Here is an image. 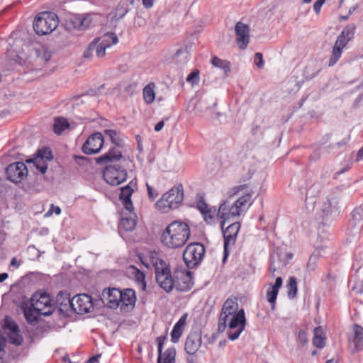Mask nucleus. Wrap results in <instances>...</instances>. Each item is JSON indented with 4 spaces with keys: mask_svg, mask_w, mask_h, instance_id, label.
<instances>
[{
    "mask_svg": "<svg viewBox=\"0 0 363 363\" xmlns=\"http://www.w3.org/2000/svg\"><path fill=\"white\" fill-rule=\"evenodd\" d=\"M190 236L189 225L182 221L175 220L169 224L161 235L162 243L168 248L182 247Z\"/></svg>",
    "mask_w": 363,
    "mask_h": 363,
    "instance_id": "nucleus-1",
    "label": "nucleus"
},
{
    "mask_svg": "<svg viewBox=\"0 0 363 363\" xmlns=\"http://www.w3.org/2000/svg\"><path fill=\"white\" fill-rule=\"evenodd\" d=\"M150 264H152L155 279L158 285L167 293H169L174 288V274H171L170 269L164 261L157 257V254L154 252L150 255Z\"/></svg>",
    "mask_w": 363,
    "mask_h": 363,
    "instance_id": "nucleus-2",
    "label": "nucleus"
},
{
    "mask_svg": "<svg viewBox=\"0 0 363 363\" xmlns=\"http://www.w3.org/2000/svg\"><path fill=\"white\" fill-rule=\"evenodd\" d=\"M183 199V186L182 184H178L164 193L155 205L162 213H167L171 209L177 208Z\"/></svg>",
    "mask_w": 363,
    "mask_h": 363,
    "instance_id": "nucleus-3",
    "label": "nucleus"
},
{
    "mask_svg": "<svg viewBox=\"0 0 363 363\" xmlns=\"http://www.w3.org/2000/svg\"><path fill=\"white\" fill-rule=\"evenodd\" d=\"M59 24L57 16L53 12H43L35 17L33 29L38 35H43L52 33Z\"/></svg>",
    "mask_w": 363,
    "mask_h": 363,
    "instance_id": "nucleus-4",
    "label": "nucleus"
},
{
    "mask_svg": "<svg viewBox=\"0 0 363 363\" xmlns=\"http://www.w3.org/2000/svg\"><path fill=\"white\" fill-rule=\"evenodd\" d=\"M31 306L38 315H50L55 311V306L49 294L35 293L30 299Z\"/></svg>",
    "mask_w": 363,
    "mask_h": 363,
    "instance_id": "nucleus-5",
    "label": "nucleus"
},
{
    "mask_svg": "<svg viewBox=\"0 0 363 363\" xmlns=\"http://www.w3.org/2000/svg\"><path fill=\"white\" fill-rule=\"evenodd\" d=\"M204 254L203 245L199 242H191L186 247L183 252V259L187 267L193 268L201 262Z\"/></svg>",
    "mask_w": 363,
    "mask_h": 363,
    "instance_id": "nucleus-6",
    "label": "nucleus"
},
{
    "mask_svg": "<svg viewBox=\"0 0 363 363\" xmlns=\"http://www.w3.org/2000/svg\"><path fill=\"white\" fill-rule=\"evenodd\" d=\"M246 324L245 311L243 309L240 310L238 313L229 318L227 323L228 328L227 334L230 340H237L241 333L244 330Z\"/></svg>",
    "mask_w": 363,
    "mask_h": 363,
    "instance_id": "nucleus-7",
    "label": "nucleus"
},
{
    "mask_svg": "<svg viewBox=\"0 0 363 363\" xmlns=\"http://www.w3.org/2000/svg\"><path fill=\"white\" fill-rule=\"evenodd\" d=\"M92 22L89 14H69L66 16L64 26L67 30H83L87 28Z\"/></svg>",
    "mask_w": 363,
    "mask_h": 363,
    "instance_id": "nucleus-8",
    "label": "nucleus"
},
{
    "mask_svg": "<svg viewBox=\"0 0 363 363\" xmlns=\"http://www.w3.org/2000/svg\"><path fill=\"white\" fill-rule=\"evenodd\" d=\"M238 303L235 298H229L224 302L218 319V330L219 332H223L226 329L229 318L238 313Z\"/></svg>",
    "mask_w": 363,
    "mask_h": 363,
    "instance_id": "nucleus-9",
    "label": "nucleus"
},
{
    "mask_svg": "<svg viewBox=\"0 0 363 363\" xmlns=\"http://www.w3.org/2000/svg\"><path fill=\"white\" fill-rule=\"evenodd\" d=\"M103 177L108 184L117 186L126 179L127 173L121 166L108 164L104 171Z\"/></svg>",
    "mask_w": 363,
    "mask_h": 363,
    "instance_id": "nucleus-10",
    "label": "nucleus"
},
{
    "mask_svg": "<svg viewBox=\"0 0 363 363\" xmlns=\"http://www.w3.org/2000/svg\"><path fill=\"white\" fill-rule=\"evenodd\" d=\"M72 310L78 314H85L93 309L92 298L89 295L82 294L71 299Z\"/></svg>",
    "mask_w": 363,
    "mask_h": 363,
    "instance_id": "nucleus-11",
    "label": "nucleus"
},
{
    "mask_svg": "<svg viewBox=\"0 0 363 363\" xmlns=\"http://www.w3.org/2000/svg\"><path fill=\"white\" fill-rule=\"evenodd\" d=\"M104 143V138L101 133L91 134L84 143L82 150L85 155H94L100 152Z\"/></svg>",
    "mask_w": 363,
    "mask_h": 363,
    "instance_id": "nucleus-12",
    "label": "nucleus"
},
{
    "mask_svg": "<svg viewBox=\"0 0 363 363\" xmlns=\"http://www.w3.org/2000/svg\"><path fill=\"white\" fill-rule=\"evenodd\" d=\"M7 179L13 183L21 182L28 175L26 165L22 162L10 164L6 169Z\"/></svg>",
    "mask_w": 363,
    "mask_h": 363,
    "instance_id": "nucleus-13",
    "label": "nucleus"
},
{
    "mask_svg": "<svg viewBox=\"0 0 363 363\" xmlns=\"http://www.w3.org/2000/svg\"><path fill=\"white\" fill-rule=\"evenodd\" d=\"M52 159V155L49 147H43L39 150L34 158L27 160V162L33 163L36 169L42 174H45L48 169V161Z\"/></svg>",
    "mask_w": 363,
    "mask_h": 363,
    "instance_id": "nucleus-14",
    "label": "nucleus"
},
{
    "mask_svg": "<svg viewBox=\"0 0 363 363\" xmlns=\"http://www.w3.org/2000/svg\"><path fill=\"white\" fill-rule=\"evenodd\" d=\"M174 288L181 292L189 291L192 286L191 272L189 271H178L174 272Z\"/></svg>",
    "mask_w": 363,
    "mask_h": 363,
    "instance_id": "nucleus-15",
    "label": "nucleus"
},
{
    "mask_svg": "<svg viewBox=\"0 0 363 363\" xmlns=\"http://www.w3.org/2000/svg\"><path fill=\"white\" fill-rule=\"evenodd\" d=\"M136 182L131 181L127 185L121 188L119 199L122 202L125 211L132 212L134 207L131 201V196L136 188Z\"/></svg>",
    "mask_w": 363,
    "mask_h": 363,
    "instance_id": "nucleus-16",
    "label": "nucleus"
},
{
    "mask_svg": "<svg viewBox=\"0 0 363 363\" xmlns=\"http://www.w3.org/2000/svg\"><path fill=\"white\" fill-rule=\"evenodd\" d=\"M122 146H113L104 155L96 159V162L98 164H107L108 163H113L123 160V162L126 160L122 155L121 148Z\"/></svg>",
    "mask_w": 363,
    "mask_h": 363,
    "instance_id": "nucleus-17",
    "label": "nucleus"
},
{
    "mask_svg": "<svg viewBox=\"0 0 363 363\" xmlns=\"http://www.w3.org/2000/svg\"><path fill=\"white\" fill-rule=\"evenodd\" d=\"M236 41L239 48L244 50L250 42V28L242 22H238L235 26Z\"/></svg>",
    "mask_w": 363,
    "mask_h": 363,
    "instance_id": "nucleus-18",
    "label": "nucleus"
},
{
    "mask_svg": "<svg viewBox=\"0 0 363 363\" xmlns=\"http://www.w3.org/2000/svg\"><path fill=\"white\" fill-rule=\"evenodd\" d=\"M292 255L283 252L274 251L271 255V264L269 270L274 276V272L281 267H285Z\"/></svg>",
    "mask_w": 363,
    "mask_h": 363,
    "instance_id": "nucleus-19",
    "label": "nucleus"
},
{
    "mask_svg": "<svg viewBox=\"0 0 363 363\" xmlns=\"http://www.w3.org/2000/svg\"><path fill=\"white\" fill-rule=\"evenodd\" d=\"M217 105L216 99L211 95L201 96L194 104L195 114L198 115L206 112Z\"/></svg>",
    "mask_w": 363,
    "mask_h": 363,
    "instance_id": "nucleus-20",
    "label": "nucleus"
},
{
    "mask_svg": "<svg viewBox=\"0 0 363 363\" xmlns=\"http://www.w3.org/2000/svg\"><path fill=\"white\" fill-rule=\"evenodd\" d=\"M102 296L106 301L107 306L109 308L116 309L120 306L121 290L116 288L105 289L102 292Z\"/></svg>",
    "mask_w": 363,
    "mask_h": 363,
    "instance_id": "nucleus-21",
    "label": "nucleus"
},
{
    "mask_svg": "<svg viewBox=\"0 0 363 363\" xmlns=\"http://www.w3.org/2000/svg\"><path fill=\"white\" fill-rule=\"evenodd\" d=\"M349 41L350 40H347L345 37H342L340 34L339 35L333 48L332 55L328 62L329 67H333L337 63L342 55L343 48Z\"/></svg>",
    "mask_w": 363,
    "mask_h": 363,
    "instance_id": "nucleus-22",
    "label": "nucleus"
},
{
    "mask_svg": "<svg viewBox=\"0 0 363 363\" xmlns=\"http://www.w3.org/2000/svg\"><path fill=\"white\" fill-rule=\"evenodd\" d=\"M201 345V335L198 332L190 333L185 342V351L189 354H194Z\"/></svg>",
    "mask_w": 363,
    "mask_h": 363,
    "instance_id": "nucleus-23",
    "label": "nucleus"
},
{
    "mask_svg": "<svg viewBox=\"0 0 363 363\" xmlns=\"http://www.w3.org/2000/svg\"><path fill=\"white\" fill-rule=\"evenodd\" d=\"M240 224L238 222H235L227 227V228L223 230V236H224V249H225V257H227V247L230 244H234L235 241V238L237 235L240 230Z\"/></svg>",
    "mask_w": 363,
    "mask_h": 363,
    "instance_id": "nucleus-24",
    "label": "nucleus"
},
{
    "mask_svg": "<svg viewBox=\"0 0 363 363\" xmlns=\"http://www.w3.org/2000/svg\"><path fill=\"white\" fill-rule=\"evenodd\" d=\"M136 301L135 292L132 289H125L121 291V298H120V307L121 310L133 308Z\"/></svg>",
    "mask_w": 363,
    "mask_h": 363,
    "instance_id": "nucleus-25",
    "label": "nucleus"
},
{
    "mask_svg": "<svg viewBox=\"0 0 363 363\" xmlns=\"http://www.w3.org/2000/svg\"><path fill=\"white\" fill-rule=\"evenodd\" d=\"M5 328L10 331L9 337L11 339V342L20 345L22 342V338L19 335V328L18 325L13 321H11V318H5Z\"/></svg>",
    "mask_w": 363,
    "mask_h": 363,
    "instance_id": "nucleus-26",
    "label": "nucleus"
},
{
    "mask_svg": "<svg viewBox=\"0 0 363 363\" xmlns=\"http://www.w3.org/2000/svg\"><path fill=\"white\" fill-rule=\"evenodd\" d=\"M136 225V215L133 212L123 211L122 213L121 228L126 231H132Z\"/></svg>",
    "mask_w": 363,
    "mask_h": 363,
    "instance_id": "nucleus-27",
    "label": "nucleus"
},
{
    "mask_svg": "<svg viewBox=\"0 0 363 363\" xmlns=\"http://www.w3.org/2000/svg\"><path fill=\"white\" fill-rule=\"evenodd\" d=\"M56 303L59 311L62 313H67L72 310V305H71L69 294L66 292L60 291L57 294Z\"/></svg>",
    "mask_w": 363,
    "mask_h": 363,
    "instance_id": "nucleus-28",
    "label": "nucleus"
},
{
    "mask_svg": "<svg viewBox=\"0 0 363 363\" xmlns=\"http://www.w3.org/2000/svg\"><path fill=\"white\" fill-rule=\"evenodd\" d=\"M353 336L350 341L354 345V350L359 351L363 350V327L358 324H354L352 326Z\"/></svg>",
    "mask_w": 363,
    "mask_h": 363,
    "instance_id": "nucleus-29",
    "label": "nucleus"
},
{
    "mask_svg": "<svg viewBox=\"0 0 363 363\" xmlns=\"http://www.w3.org/2000/svg\"><path fill=\"white\" fill-rule=\"evenodd\" d=\"M186 318L187 314L184 313L175 323L173 330L171 333V340L174 343H177L179 340V338L181 337L183 333L184 328L186 323Z\"/></svg>",
    "mask_w": 363,
    "mask_h": 363,
    "instance_id": "nucleus-30",
    "label": "nucleus"
},
{
    "mask_svg": "<svg viewBox=\"0 0 363 363\" xmlns=\"http://www.w3.org/2000/svg\"><path fill=\"white\" fill-rule=\"evenodd\" d=\"M282 285V279L281 277H277L276 279L275 283L273 286H272L267 292V301L271 304V308L272 310L275 308V303L277 298V295Z\"/></svg>",
    "mask_w": 363,
    "mask_h": 363,
    "instance_id": "nucleus-31",
    "label": "nucleus"
},
{
    "mask_svg": "<svg viewBox=\"0 0 363 363\" xmlns=\"http://www.w3.org/2000/svg\"><path fill=\"white\" fill-rule=\"evenodd\" d=\"M176 350L169 347L164 353L158 354L157 363H175Z\"/></svg>",
    "mask_w": 363,
    "mask_h": 363,
    "instance_id": "nucleus-32",
    "label": "nucleus"
},
{
    "mask_svg": "<svg viewBox=\"0 0 363 363\" xmlns=\"http://www.w3.org/2000/svg\"><path fill=\"white\" fill-rule=\"evenodd\" d=\"M99 38V43L106 48H110L113 45H116L118 42V37L114 33H107Z\"/></svg>",
    "mask_w": 363,
    "mask_h": 363,
    "instance_id": "nucleus-33",
    "label": "nucleus"
},
{
    "mask_svg": "<svg viewBox=\"0 0 363 363\" xmlns=\"http://www.w3.org/2000/svg\"><path fill=\"white\" fill-rule=\"evenodd\" d=\"M337 202L336 201L328 199L324 202L322 206V211L325 216L336 215L337 213Z\"/></svg>",
    "mask_w": 363,
    "mask_h": 363,
    "instance_id": "nucleus-34",
    "label": "nucleus"
},
{
    "mask_svg": "<svg viewBox=\"0 0 363 363\" xmlns=\"http://www.w3.org/2000/svg\"><path fill=\"white\" fill-rule=\"evenodd\" d=\"M313 345L318 348H323L325 345V338L323 337V331L320 327L314 329Z\"/></svg>",
    "mask_w": 363,
    "mask_h": 363,
    "instance_id": "nucleus-35",
    "label": "nucleus"
},
{
    "mask_svg": "<svg viewBox=\"0 0 363 363\" xmlns=\"http://www.w3.org/2000/svg\"><path fill=\"white\" fill-rule=\"evenodd\" d=\"M131 269H133V274L140 289L142 291H145L147 285L145 274L133 266L131 267Z\"/></svg>",
    "mask_w": 363,
    "mask_h": 363,
    "instance_id": "nucleus-36",
    "label": "nucleus"
},
{
    "mask_svg": "<svg viewBox=\"0 0 363 363\" xmlns=\"http://www.w3.org/2000/svg\"><path fill=\"white\" fill-rule=\"evenodd\" d=\"M104 134L109 138L111 143L115 146H123V140L121 138L120 133L115 130L106 129L104 130Z\"/></svg>",
    "mask_w": 363,
    "mask_h": 363,
    "instance_id": "nucleus-37",
    "label": "nucleus"
},
{
    "mask_svg": "<svg viewBox=\"0 0 363 363\" xmlns=\"http://www.w3.org/2000/svg\"><path fill=\"white\" fill-rule=\"evenodd\" d=\"M69 126V124L67 119L64 118H56L53 125V130L56 134L60 135L63 130L68 128Z\"/></svg>",
    "mask_w": 363,
    "mask_h": 363,
    "instance_id": "nucleus-38",
    "label": "nucleus"
},
{
    "mask_svg": "<svg viewBox=\"0 0 363 363\" xmlns=\"http://www.w3.org/2000/svg\"><path fill=\"white\" fill-rule=\"evenodd\" d=\"M155 84L150 83L147 85L143 89V97L144 100L147 104H151L154 101L155 98Z\"/></svg>",
    "mask_w": 363,
    "mask_h": 363,
    "instance_id": "nucleus-39",
    "label": "nucleus"
},
{
    "mask_svg": "<svg viewBox=\"0 0 363 363\" xmlns=\"http://www.w3.org/2000/svg\"><path fill=\"white\" fill-rule=\"evenodd\" d=\"M212 65L218 68L223 69L225 74L230 71V62L225 60H221L218 57H213L211 60Z\"/></svg>",
    "mask_w": 363,
    "mask_h": 363,
    "instance_id": "nucleus-40",
    "label": "nucleus"
},
{
    "mask_svg": "<svg viewBox=\"0 0 363 363\" xmlns=\"http://www.w3.org/2000/svg\"><path fill=\"white\" fill-rule=\"evenodd\" d=\"M128 12V8L127 5V1H122L118 4L117 7L116 8L113 18H115L116 21L120 20L122 18H123Z\"/></svg>",
    "mask_w": 363,
    "mask_h": 363,
    "instance_id": "nucleus-41",
    "label": "nucleus"
},
{
    "mask_svg": "<svg viewBox=\"0 0 363 363\" xmlns=\"http://www.w3.org/2000/svg\"><path fill=\"white\" fill-rule=\"evenodd\" d=\"M189 52L187 48H181L175 53L174 59L179 64H185L189 58Z\"/></svg>",
    "mask_w": 363,
    "mask_h": 363,
    "instance_id": "nucleus-42",
    "label": "nucleus"
},
{
    "mask_svg": "<svg viewBox=\"0 0 363 363\" xmlns=\"http://www.w3.org/2000/svg\"><path fill=\"white\" fill-rule=\"evenodd\" d=\"M253 194L252 190L247 191V192L243 195L242 196L240 197L238 200L235 201L236 205H238L240 209L242 211V208L247 204L249 206L252 205L251 199Z\"/></svg>",
    "mask_w": 363,
    "mask_h": 363,
    "instance_id": "nucleus-43",
    "label": "nucleus"
},
{
    "mask_svg": "<svg viewBox=\"0 0 363 363\" xmlns=\"http://www.w3.org/2000/svg\"><path fill=\"white\" fill-rule=\"evenodd\" d=\"M288 289V297L291 299L296 297L297 294V281L296 279L294 277L289 278V282L287 284Z\"/></svg>",
    "mask_w": 363,
    "mask_h": 363,
    "instance_id": "nucleus-44",
    "label": "nucleus"
},
{
    "mask_svg": "<svg viewBox=\"0 0 363 363\" xmlns=\"http://www.w3.org/2000/svg\"><path fill=\"white\" fill-rule=\"evenodd\" d=\"M99 38H94L91 42V44H94V47L93 48L94 52H95L96 55L101 58L105 56L106 55V49L104 46H102L99 42Z\"/></svg>",
    "mask_w": 363,
    "mask_h": 363,
    "instance_id": "nucleus-45",
    "label": "nucleus"
},
{
    "mask_svg": "<svg viewBox=\"0 0 363 363\" xmlns=\"http://www.w3.org/2000/svg\"><path fill=\"white\" fill-rule=\"evenodd\" d=\"M355 29L356 26L354 23L348 24L344 28L340 35L351 40L354 37Z\"/></svg>",
    "mask_w": 363,
    "mask_h": 363,
    "instance_id": "nucleus-46",
    "label": "nucleus"
},
{
    "mask_svg": "<svg viewBox=\"0 0 363 363\" xmlns=\"http://www.w3.org/2000/svg\"><path fill=\"white\" fill-rule=\"evenodd\" d=\"M36 54L38 58L44 62H48L52 57V52L46 48L42 47L36 50Z\"/></svg>",
    "mask_w": 363,
    "mask_h": 363,
    "instance_id": "nucleus-47",
    "label": "nucleus"
},
{
    "mask_svg": "<svg viewBox=\"0 0 363 363\" xmlns=\"http://www.w3.org/2000/svg\"><path fill=\"white\" fill-rule=\"evenodd\" d=\"M229 208L230 207L227 202H223L222 204H220L218 208V215L221 219L223 220V223L229 219Z\"/></svg>",
    "mask_w": 363,
    "mask_h": 363,
    "instance_id": "nucleus-48",
    "label": "nucleus"
},
{
    "mask_svg": "<svg viewBox=\"0 0 363 363\" xmlns=\"http://www.w3.org/2000/svg\"><path fill=\"white\" fill-rule=\"evenodd\" d=\"M197 208L203 214V216H207L206 213H209V209L207 203L202 199L199 200L197 203Z\"/></svg>",
    "mask_w": 363,
    "mask_h": 363,
    "instance_id": "nucleus-49",
    "label": "nucleus"
},
{
    "mask_svg": "<svg viewBox=\"0 0 363 363\" xmlns=\"http://www.w3.org/2000/svg\"><path fill=\"white\" fill-rule=\"evenodd\" d=\"M318 260V254L313 253V255H311V257H309V259H308V262L307 264V268L309 270H314L316 267Z\"/></svg>",
    "mask_w": 363,
    "mask_h": 363,
    "instance_id": "nucleus-50",
    "label": "nucleus"
},
{
    "mask_svg": "<svg viewBox=\"0 0 363 363\" xmlns=\"http://www.w3.org/2000/svg\"><path fill=\"white\" fill-rule=\"evenodd\" d=\"M352 218L355 221H359L363 219V208L357 207L352 212Z\"/></svg>",
    "mask_w": 363,
    "mask_h": 363,
    "instance_id": "nucleus-51",
    "label": "nucleus"
},
{
    "mask_svg": "<svg viewBox=\"0 0 363 363\" xmlns=\"http://www.w3.org/2000/svg\"><path fill=\"white\" fill-rule=\"evenodd\" d=\"M241 212L242 210L240 209V208L238 205H236L235 203H234V204L230 207L228 211L229 219L230 218L240 216Z\"/></svg>",
    "mask_w": 363,
    "mask_h": 363,
    "instance_id": "nucleus-52",
    "label": "nucleus"
},
{
    "mask_svg": "<svg viewBox=\"0 0 363 363\" xmlns=\"http://www.w3.org/2000/svg\"><path fill=\"white\" fill-rule=\"evenodd\" d=\"M254 62H255V65L259 68H262L264 67V61L263 60L262 53H260V52L255 53V57H254Z\"/></svg>",
    "mask_w": 363,
    "mask_h": 363,
    "instance_id": "nucleus-53",
    "label": "nucleus"
},
{
    "mask_svg": "<svg viewBox=\"0 0 363 363\" xmlns=\"http://www.w3.org/2000/svg\"><path fill=\"white\" fill-rule=\"evenodd\" d=\"M298 341L302 344V345H305L308 342V337L306 332L303 330H300L298 333Z\"/></svg>",
    "mask_w": 363,
    "mask_h": 363,
    "instance_id": "nucleus-54",
    "label": "nucleus"
},
{
    "mask_svg": "<svg viewBox=\"0 0 363 363\" xmlns=\"http://www.w3.org/2000/svg\"><path fill=\"white\" fill-rule=\"evenodd\" d=\"M146 187L149 199L151 200L155 199L158 196L157 191L154 189L148 183H146Z\"/></svg>",
    "mask_w": 363,
    "mask_h": 363,
    "instance_id": "nucleus-55",
    "label": "nucleus"
},
{
    "mask_svg": "<svg viewBox=\"0 0 363 363\" xmlns=\"http://www.w3.org/2000/svg\"><path fill=\"white\" fill-rule=\"evenodd\" d=\"M94 47V44H89L87 48L84 52V57L86 59H91L93 56L94 50L93 48Z\"/></svg>",
    "mask_w": 363,
    "mask_h": 363,
    "instance_id": "nucleus-56",
    "label": "nucleus"
},
{
    "mask_svg": "<svg viewBox=\"0 0 363 363\" xmlns=\"http://www.w3.org/2000/svg\"><path fill=\"white\" fill-rule=\"evenodd\" d=\"M167 339L166 335H161L158 337H157L156 341L158 345V354H161V352L162 351L163 345Z\"/></svg>",
    "mask_w": 363,
    "mask_h": 363,
    "instance_id": "nucleus-57",
    "label": "nucleus"
},
{
    "mask_svg": "<svg viewBox=\"0 0 363 363\" xmlns=\"http://www.w3.org/2000/svg\"><path fill=\"white\" fill-rule=\"evenodd\" d=\"M199 80V72H191L187 77L186 81L188 82L195 83Z\"/></svg>",
    "mask_w": 363,
    "mask_h": 363,
    "instance_id": "nucleus-58",
    "label": "nucleus"
},
{
    "mask_svg": "<svg viewBox=\"0 0 363 363\" xmlns=\"http://www.w3.org/2000/svg\"><path fill=\"white\" fill-rule=\"evenodd\" d=\"M325 2V0H317L313 4V9L318 14L320 13V9L323 4Z\"/></svg>",
    "mask_w": 363,
    "mask_h": 363,
    "instance_id": "nucleus-59",
    "label": "nucleus"
},
{
    "mask_svg": "<svg viewBox=\"0 0 363 363\" xmlns=\"http://www.w3.org/2000/svg\"><path fill=\"white\" fill-rule=\"evenodd\" d=\"M25 317L28 322H33L36 320V318L33 316L30 311H25Z\"/></svg>",
    "mask_w": 363,
    "mask_h": 363,
    "instance_id": "nucleus-60",
    "label": "nucleus"
},
{
    "mask_svg": "<svg viewBox=\"0 0 363 363\" xmlns=\"http://www.w3.org/2000/svg\"><path fill=\"white\" fill-rule=\"evenodd\" d=\"M164 125V121L163 120L160 121L155 125L154 129L156 132H159L163 128Z\"/></svg>",
    "mask_w": 363,
    "mask_h": 363,
    "instance_id": "nucleus-61",
    "label": "nucleus"
},
{
    "mask_svg": "<svg viewBox=\"0 0 363 363\" xmlns=\"http://www.w3.org/2000/svg\"><path fill=\"white\" fill-rule=\"evenodd\" d=\"M247 189H248V185L245 184L237 186L233 189L235 191V193H238L240 191H243V190Z\"/></svg>",
    "mask_w": 363,
    "mask_h": 363,
    "instance_id": "nucleus-62",
    "label": "nucleus"
},
{
    "mask_svg": "<svg viewBox=\"0 0 363 363\" xmlns=\"http://www.w3.org/2000/svg\"><path fill=\"white\" fill-rule=\"evenodd\" d=\"M206 216H203L204 217V219L207 222V223H210L212 221L213 217L212 216V210L211 208L209 209V213H206Z\"/></svg>",
    "mask_w": 363,
    "mask_h": 363,
    "instance_id": "nucleus-63",
    "label": "nucleus"
},
{
    "mask_svg": "<svg viewBox=\"0 0 363 363\" xmlns=\"http://www.w3.org/2000/svg\"><path fill=\"white\" fill-rule=\"evenodd\" d=\"M50 207L56 215H60L61 213V208L59 206H56L54 204H51Z\"/></svg>",
    "mask_w": 363,
    "mask_h": 363,
    "instance_id": "nucleus-64",
    "label": "nucleus"
}]
</instances>
